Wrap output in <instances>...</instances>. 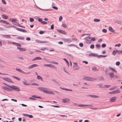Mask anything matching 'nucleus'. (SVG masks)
<instances>
[{"label": "nucleus", "instance_id": "obj_35", "mask_svg": "<svg viewBox=\"0 0 122 122\" xmlns=\"http://www.w3.org/2000/svg\"><path fill=\"white\" fill-rule=\"evenodd\" d=\"M23 82V83L26 86H29L30 85V84L24 81H22Z\"/></svg>", "mask_w": 122, "mask_h": 122}, {"label": "nucleus", "instance_id": "obj_60", "mask_svg": "<svg viewBox=\"0 0 122 122\" xmlns=\"http://www.w3.org/2000/svg\"><path fill=\"white\" fill-rule=\"evenodd\" d=\"M102 31L106 33L107 32V30L106 29H103L102 30Z\"/></svg>", "mask_w": 122, "mask_h": 122}, {"label": "nucleus", "instance_id": "obj_2", "mask_svg": "<svg viewBox=\"0 0 122 122\" xmlns=\"http://www.w3.org/2000/svg\"><path fill=\"white\" fill-rule=\"evenodd\" d=\"M10 87L12 88L13 90L14 91H20V89L18 88V87L15 86H10Z\"/></svg>", "mask_w": 122, "mask_h": 122}, {"label": "nucleus", "instance_id": "obj_15", "mask_svg": "<svg viewBox=\"0 0 122 122\" xmlns=\"http://www.w3.org/2000/svg\"><path fill=\"white\" fill-rule=\"evenodd\" d=\"M57 31L59 32L62 33L63 34L66 35V32L62 30H57Z\"/></svg>", "mask_w": 122, "mask_h": 122}, {"label": "nucleus", "instance_id": "obj_37", "mask_svg": "<svg viewBox=\"0 0 122 122\" xmlns=\"http://www.w3.org/2000/svg\"><path fill=\"white\" fill-rule=\"evenodd\" d=\"M65 53L68 56H69L71 58H73V56L72 55H71L67 53H66L65 52Z\"/></svg>", "mask_w": 122, "mask_h": 122}, {"label": "nucleus", "instance_id": "obj_41", "mask_svg": "<svg viewBox=\"0 0 122 122\" xmlns=\"http://www.w3.org/2000/svg\"><path fill=\"white\" fill-rule=\"evenodd\" d=\"M6 91H13V90L7 87Z\"/></svg>", "mask_w": 122, "mask_h": 122}, {"label": "nucleus", "instance_id": "obj_26", "mask_svg": "<svg viewBox=\"0 0 122 122\" xmlns=\"http://www.w3.org/2000/svg\"><path fill=\"white\" fill-rule=\"evenodd\" d=\"M2 17L3 18L5 19H7L8 18V17L7 16L5 15H3Z\"/></svg>", "mask_w": 122, "mask_h": 122}, {"label": "nucleus", "instance_id": "obj_51", "mask_svg": "<svg viewBox=\"0 0 122 122\" xmlns=\"http://www.w3.org/2000/svg\"><path fill=\"white\" fill-rule=\"evenodd\" d=\"M120 64V62L119 61H117L116 63V65L117 66H119Z\"/></svg>", "mask_w": 122, "mask_h": 122}, {"label": "nucleus", "instance_id": "obj_56", "mask_svg": "<svg viewBox=\"0 0 122 122\" xmlns=\"http://www.w3.org/2000/svg\"><path fill=\"white\" fill-rule=\"evenodd\" d=\"M96 39L94 37H92V38H91V41H95Z\"/></svg>", "mask_w": 122, "mask_h": 122}, {"label": "nucleus", "instance_id": "obj_31", "mask_svg": "<svg viewBox=\"0 0 122 122\" xmlns=\"http://www.w3.org/2000/svg\"><path fill=\"white\" fill-rule=\"evenodd\" d=\"M0 22H2L4 24H7L8 23L6 21L2 20H0Z\"/></svg>", "mask_w": 122, "mask_h": 122}, {"label": "nucleus", "instance_id": "obj_20", "mask_svg": "<svg viewBox=\"0 0 122 122\" xmlns=\"http://www.w3.org/2000/svg\"><path fill=\"white\" fill-rule=\"evenodd\" d=\"M41 59H42L41 57H37L35 58L34 59H33L32 60V61H34L37 60H41Z\"/></svg>", "mask_w": 122, "mask_h": 122}, {"label": "nucleus", "instance_id": "obj_58", "mask_svg": "<svg viewBox=\"0 0 122 122\" xmlns=\"http://www.w3.org/2000/svg\"><path fill=\"white\" fill-rule=\"evenodd\" d=\"M2 2L5 5L6 4V2L5 0H2Z\"/></svg>", "mask_w": 122, "mask_h": 122}, {"label": "nucleus", "instance_id": "obj_21", "mask_svg": "<svg viewBox=\"0 0 122 122\" xmlns=\"http://www.w3.org/2000/svg\"><path fill=\"white\" fill-rule=\"evenodd\" d=\"M109 30L112 32L114 33L115 31L113 29L112 27L111 26H110L109 27Z\"/></svg>", "mask_w": 122, "mask_h": 122}, {"label": "nucleus", "instance_id": "obj_4", "mask_svg": "<svg viewBox=\"0 0 122 122\" xmlns=\"http://www.w3.org/2000/svg\"><path fill=\"white\" fill-rule=\"evenodd\" d=\"M12 27H13V26H12ZM13 27L15 28L16 29L19 31L22 32H24L26 33L27 32V31L24 29L20 28H18L16 27L15 26H13Z\"/></svg>", "mask_w": 122, "mask_h": 122}, {"label": "nucleus", "instance_id": "obj_38", "mask_svg": "<svg viewBox=\"0 0 122 122\" xmlns=\"http://www.w3.org/2000/svg\"><path fill=\"white\" fill-rule=\"evenodd\" d=\"M13 78H14L15 79H17V80L18 81H20V78H19L17 77H16L15 76H13Z\"/></svg>", "mask_w": 122, "mask_h": 122}, {"label": "nucleus", "instance_id": "obj_48", "mask_svg": "<svg viewBox=\"0 0 122 122\" xmlns=\"http://www.w3.org/2000/svg\"><path fill=\"white\" fill-rule=\"evenodd\" d=\"M22 73L24 74H26H26L28 75V74H30V72H24V71H23V72Z\"/></svg>", "mask_w": 122, "mask_h": 122}, {"label": "nucleus", "instance_id": "obj_53", "mask_svg": "<svg viewBox=\"0 0 122 122\" xmlns=\"http://www.w3.org/2000/svg\"><path fill=\"white\" fill-rule=\"evenodd\" d=\"M69 46H76V47L78 48V47L76 45L74 44H70Z\"/></svg>", "mask_w": 122, "mask_h": 122}, {"label": "nucleus", "instance_id": "obj_22", "mask_svg": "<svg viewBox=\"0 0 122 122\" xmlns=\"http://www.w3.org/2000/svg\"><path fill=\"white\" fill-rule=\"evenodd\" d=\"M109 75L110 77L112 78H113V77L114 76V74L113 72H111L109 73Z\"/></svg>", "mask_w": 122, "mask_h": 122}, {"label": "nucleus", "instance_id": "obj_46", "mask_svg": "<svg viewBox=\"0 0 122 122\" xmlns=\"http://www.w3.org/2000/svg\"><path fill=\"white\" fill-rule=\"evenodd\" d=\"M94 45L93 44L91 45L90 46V48L93 49L94 48Z\"/></svg>", "mask_w": 122, "mask_h": 122}, {"label": "nucleus", "instance_id": "obj_24", "mask_svg": "<svg viewBox=\"0 0 122 122\" xmlns=\"http://www.w3.org/2000/svg\"><path fill=\"white\" fill-rule=\"evenodd\" d=\"M3 36L5 37L6 38H9V39L11 38V37L10 35H3Z\"/></svg>", "mask_w": 122, "mask_h": 122}, {"label": "nucleus", "instance_id": "obj_9", "mask_svg": "<svg viewBox=\"0 0 122 122\" xmlns=\"http://www.w3.org/2000/svg\"><path fill=\"white\" fill-rule=\"evenodd\" d=\"M44 92L48 94H51L54 95L55 93L51 91H47L46 90L45 91H44Z\"/></svg>", "mask_w": 122, "mask_h": 122}, {"label": "nucleus", "instance_id": "obj_23", "mask_svg": "<svg viewBox=\"0 0 122 122\" xmlns=\"http://www.w3.org/2000/svg\"><path fill=\"white\" fill-rule=\"evenodd\" d=\"M109 68L112 71H114L115 72H117V71L116 70L114 69L111 66H109Z\"/></svg>", "mask_w": 122, "mask_h": 122}, {"label": "nucleus", "instance_id": "obj_10", "mask_svg": "<svg viewBox=\"0 0 122 122\" xmlns=\"http://www.w3.org/2000/svg\"><path fill=\"white\" fill-rule=\"evenodd\" d=\"M117 99V97H114L111 98L110 99V101L111 102H115Z\"/></svg>", "mask_w": 122, "mask_h": 122}, {"label": "nucleus", "instance_id": "obj_29", "mask_svg": "<svg viewBox=\"0 0 122 122\" xmlns=\"http://www.w3.org/2000/svg\"><path fill=\"white\" fill-rule=\"evenodd\" d=\"M37 78L38 80H41V81H42L43 80V79L42 78L41 76H40L37 75Z\"/></svg>", "mask_w": 122, "mask_h": 122}, {"label": "nucleus", "instance_id": "obj_57", "mask_svg": "<svg viewBox=\"0 0 122 122\" xmlns=\"http://www.w3.org/2000/svg\"><path fill=\"white\" fill-rule=\"evenodd\" d=\"M106 44L104 43L102 45V47L103 48H104V47H106Z\"/></svg>", "mask_w": 122, "mask_h": 122}, {"label": "nucleus", "instance_id": "obj_59", "mask_svg": "<svg viewBox=\"0 0 122 122\" xmlns=\"http://www.w3.org/2000/svg\"><path fill=\"white\" fill-rule=\"evenodd\" d=\"M64 60L66 61L67 64L69 66V63L68 61L66 59H64Z\"/></svg>", "mask_w": 122, "mask_h": 122}, {"label": "nucleus", "instance_id": "obj_49", "mask_svg": "<svg viewBox=\"0 0 122 122\" xmlns=\"http://www.w3.org/2000/svg\"><path fill=\"white\" fill-rule=\"evenodd\" d=\"M38 21L39 22L41 23L42 21V20L41 19L39 18L38 19Z\"/></svg>", "mask_w": 122, "mask_h": 122}, {"label": "nucleus", "instance_id": "obj_55", "mask_svg": "<svg viewBox=\"0 0 122 122\" xmlns=\"http://www.w3.org/2000/svg\"><path fill=\"white\" fill-rule=\"evenodd\" d=\"M7 87L5 86H3L2 87V88L5 90H6V89Z\"/></svg>", "mask_w": 122, "mask_h": 122}, {"label": "nucleus", "instance_id": "obj_18", "mask_svg": "<svg viewBox=\"0 0 122 122\" xmlns=\"http://www.w3.org/2000/svg\"><path fill=\"white\" fill-rule=\"evenodd\" d=\"M43 65L45 66L49 67H53V65L52 64H44Z\"/></svg>", "mask_w": 122, "mask_h": 122}, {"label": "nucleus", "instance_id": "obj_1", "mask_svg": "<svg viewBox=\"0 0 122 122\" xmlns=\"http://www.w3.org/2000/svg\"><path fill=\"white\" fill-rule=\"evenodd\" d=\"M83 79L87 81H92L96 79L95 78H93L88 76H84Z\"/></svg>", "mask_w": 122, "mask_h": 122}, {"label": "nucleus", "instance_id": "obj_50", "mask_svg": "<svg viewBox=\"0 0 122 122\" xmlns=\"http://www.w3.org/2000/svg\"><path fill=\"white\" fill-rule=\"evenodd\" d=\"M78 106L79 107H82L85 106V105L84 104H80L78 105Z\"/></svg>", "mask_w": 122, "mask_h": 122}, {"label": "nucleus", "instance_id": "obj_45", "mask_svg": "<svg viewBox=\"0 0 122 122\" xmlns=\"http://www.w3.org/2000/svg\"><path fill=\"white\" fill-rule=\"evenodd\" d=\"M116 51L115 50H114L112 52V54L113 55H115L116 54Z\"/></svg>", "mask_w": 122, "mask_h": 122}, {"label": "nucleus", "instance_id": "obj_54", "mask_svg": "<svg viewBox=\"0 0 122 122\" xmlns=\"http://www.w3.org/2000/svg\"><path fill=\"white\" fill-rule=\"evenodd\" d=\"M34 19L32 18H30V22H32L34 21Z\"/></svg>", "mask_w": 122, "mask_h": 122}, {"label": "nucleus", "instance_id": "obj_33", "mask_svg": "<svg viewBox=\"0 0 122 122\" xmlns=\"http://www.w3.org/2000/svg\"><path fill=\"white\" fill-rule=\"evenodd\" d=\"M95 46L96 48L98 49H100L101 47V45L100 44H97Z\"/></svg>", "mask_w": 122, "mask_h": 122}, {"label": "nucleus", "instance_id": "obj_8", "mask_svg": "<svg viewBox=\"0 0 122 122\" xmlns=\"http://www.w3.org/2000/svg\"><path fill=\"white\" fill-rule=\"evenodd\" d=\"M120 92L119 90H115L112 92H109V93L110 94H115L119 93Z\"/></svg>", "mask_w": 122, "mask_h": 122}, {"label": "nucleus", "instance_id": "obj_7", "mask_svg": "<svg viewBox=\"0 0 122 122\" xmlns=\"http://www.w3.org/2000/svg\"><path fill=\"white\" fill-rule=\"evenodd\" d=\"M75 64L73 66V68L75 70H78L79 68V66L77 64V63H74Z\"/></svg>", "mask_w": 122, "mask_h": 122}, {"label": "nucleus", "instance_id": "obj_27", "mask_svg": "<svg viewBox=\"0 0 122 122\" xmlns=\"http://www.w3.org/2000/svg\"><path fill=\"white\" fill-rule=\"evenodd\" d=\"M15 70L16 71H18L22 73H23V71H22L21 70V69H20L18 68H16Z\"/></svg>", "mask_w": 122, "mask_h": 122}, {"label": "nucleus", "instance_id": "obj_42", "mask_svg": "<svg viewBox=\"0 0 122 122\" xmlns=\"http://www.w3.org/2000/svg\"><path fill=\"white\" fill-rule=\"evenodd\" d=\"M85 35H91V34H84L82 35V36H83Z\"/></svg>", "mask_w": 122, "mask_h": 122}, {"label": "nucleus", "instance_id": "obj_25", "mask_svg": "<svg viewBox=\"0 0 122 122\" xmlns=\"http://www.w3.org/2000/svg\"><path fill=\"white\" fill-rule=\"evenodd\" d=\"M107 55H98L97 54V57L99 58H101V57H107Z\"/></svg>", "mask_w": 122, "mask_h": 122}, {"label": "nucleus", "instance_id": "obj_40", "mask_svg": "<svg viewBox=\"0 0 122 122\" xmlns=\"http://www.w3.org/2000/svg\"><path fill=\"white\" fill-rule=\"evenodd\" d=\"M6 91H13V90L7 87Z\"/></svg>", "mask_w": 122, "mask_h": 122}, {"label": "nucleus", "instance_id": "obj_28", "mask_svg": "<svg viewBox=\"0 0 122 122\" xmlns=\"http://www.w3.org/2000/svg\"><path fill=\"white\" fill-rule=\"evenodd\" d=\"M17 39L20 40H23L24 39V37L21 36H19L16 38Z\"/></svg>", "mask_w": 122, "mask_h": 122}, {"label": "nucleus", "instance_id": "obj_3", "mask_svg": "<svg viewBox=\"0 0 122 122\" xmlns=\"http://www.w3.org/2000/svg\"><path fill=\"white\" fill-rule=\"evenodd\" d=\"M62 39L65 42L70 43L72 41V40L70 38H63Z\"/></svg>", "mask_w": 122, "mask_h": 122}, {"label": "nucleus", "instance_id": "obj_44", "mask_svg": "<svg viewBox=\"0 0 122 122\" xmlns=\"http://www.w3.org/2000/svg\"><path fill=\"white\" fill-rule=\"evenodd\" d=\"M17 20L16 19H15L14 18H12L11 20V21L12 22H14Z\"/></svg>", "mask_w": 122, "mask_h": 122}, {"label": "nucleus", "instance_id": "obj_36", "mask_svg": "<svg viewBox=\"0 0 122 122\" xmlns=\"http://www.w3.org/2000/svg\"><path fill=\"white\" fill-rule=\"evenodd\" d=\"M100 20V19H95L94 20V21L95 22H99Z\"/></svg>", "mask_w": 122, "mask_h": 122}, {"label": "nucleus", "instance_id": "obj_43", "mask_svg": "<svg viewBox=\"0 0 122 122\" xmlns=\"http://www.w3.org/2000/svg\"><path fill=\"white\" fill-rule=\"evenodd\" d=\"M115 78L116 79H117L119 78L118 76L116 75H114V76L113 77V78Z\"/></svg>", "mask_w": 122, "mask_h": 122}, {"label": "nucleus", "instance_id": "obj_16", "mask_svg": "<svg viewBox=\"0 0 122 122\" xmlns=\"http://www.w3.org/2000/svg\"><path fill=\"white\" fill-rule=\"evenodd\" d=\"M88 96L92 98H98L99 97V96H96L94 95H88Z\"/></svg>", "mask_w": 122, "mask_h": 122}, {"label": "nucleus", "instance_id": "obj_13", "mask_svg": "<svg viewBox=\"0 0 122 122\" xmlns=\"http://www.w3.org/2000/svg\"><path fill=\"white\" fill-rule=\"evenodd\" d=\"M97 87H99L101 88H104V87L103 86V84L102 83H100L97 84Z\"/></svg>", "mask_w": 122, "mask_h": 122}, {"label": "nucleus", "instance_id": "obj_30", "mask_svg": "<svg viewBox=\"0 0 122 122\" xmlns=\"http://www.w3.org/2000/svg\"><path fill=\"white\" fill-rule=\"evenodd\" d=\"M117 53H118V54L119 55L122 54V51L116 50Z\"/></svg>", "mask_w": 122, "mask_h": 122}, {"label": "nucleus", "instance_id": "obj_6", "mask_svg": "<svg viewBox=\"0 0 122 122\" xmlns=\"http://www.w3.org/2000/svg\"><path fill=\"white\" fill-rule=\"evenodd\" d=\"M3 79L6 81L10 83H13V82L11 81V79L8 77H4L3 78Z\"/></svg>", "mask_w": 122, "mask_h": 122}, {"label": "nucleus", "instance_id": "obj_5", "mask_svg": "<svg viewBox=\"0 0 122 122\" xmlns=\"http://www.w3.org/2000/svg\"><path fill=\"white\" fill-rule=\"evenodd\" d=\"M86 40L87 41L86 43L88 44H90L91 41V37L89 36H87L85 38Z\"/></svg>", "mask_w": 122, "mask_h": 122}, {"label": "nucleus", "instance_id": "obj_17", "mask_svg": "<svg viewBox=\"0 0 122 122\" xmlns=\"http://www.w3.org/2000/svg\"><path fill=\"white\" fill-rule=\"evenodd\" d=\"M38 89L39 90L41 91H43V92L44 91H45L47 89L46 88H45L42 87H38Z\"/></svg>", "mask_w": 122, "mask_h": 122}, {"label": "nucleus", "instance_id": "obj_32", "mask_svg": "<svg viewBox=\"0 0 122 122\" xmlns=\"http://www.w3.org/2000/svg\"><path fill=\"white\" fill-rule=\"evenodd\" d=\"M31 97H34V98H39L40 99H41V98L39 97H37L35 95H33L31 96Z\"/></svg>", "mask_w": 122, "mask_h": 122}, {"label": "nucleus", "instance_id": "obj_47", "mask_svg": "<svg viewBox=\"0 0 122 122\" xmlns=\"http://www.w3.org/2000/svg\"><path fill=\"white\" fill-rule=\"evenodd\" d=\"M62 26L65 28H66V24H62Z\"/></svg>", "mask_w": 122, "mask_h": 122}, {"label": "nucleus", "instance_id": "obj_19", "mask_svg": "<svg viewBox=\"0 0 122 122\" xmlns=\"http://www.w3.org/2000/svg\"><path fill=\"white\" fill-rule=\"evenodd\" d=\"M89 55L90 56H94L95 57H97V54L93 53H90L89 54Z\"/></svg>", "mask_w": 122, "mask_h": 122}, {"label": "nucleus", "instance_id": "obj_63", "mask_svg": "<svg viewBox=\"0 0 122 122\" xmlns=\"http://www.w3.org/2000/svg\"><path fill=\"white\" fill-rule=\"evenodd\" d=\"M52 8L53 9H55L56 10H57L58 9V8L56 6H53L52 7Z\"/></svg>", "mask_w": 122, "mask_h": 122}, {"label": "nucleus", "instance_id": "obj_11", "mask_svg": "<svg viewBox=\"0 0 122 122\" xmlns=\"http://www.w3.org/2000/svg\"><path fill=\"white\" fill-rule=\"evenodd\" d=\"M62 102L64 103H66L69 102L70 99L68 98H64L62 99Z\"/></svg>", "mask_w": 122, "mask_h": 122}, {"label": "nucleus", "instance_id": "obj_62", "mask_svg": "<svg viewBox=\"0 0 122 122\" xmlns=\"http://www.w3.org/2000/svg\"><path fill=\"white\" fill-rule=\"evenodd\" d=\"M51 63L54 64H58V62H55V61H53L51 62Z\"/></svg>", "mask_w": 122, "mask_h": 122}, {"label": "nucleus", "instance_id": "obj_34", "mask_svg": "<svg viewBox=\"0 0 122 122\" xmlns=\"http://www.w3.org/2000/svg\"><path fill=\"white\" fill-rule=\"evenodd\" d=\"M5 10L4 8L2 7H0V11L2 12H4Z\"/></svg>", "mask_w": 122, "mask_h": 122}, {"label": "nucleus", "instance_id": "obj_14", "mask_svg": "<svg viewBox=\"0 0 122 122\" xmlns=\"http://www.w3.org/2000/svg\"><path fill=\"white\" fill-rule=\"evenodd\" d=\"M38 66V65L34 64H33L32 65H31V66H30L28 67V68L29 69H31L32 68L34 67H36V66Z\"/></svg>", "mask_w": 122, "mask_h": 122}, {"label": "nucleus", "instance_id": "obj_39", "mask_svg": "<svg viewBox=\"0 0 122 122\" xmlns=\"http://www.w3.org/2000/svg\"><path fill=\"white\" fill-rule=\"evenodd\" d=\"M98 79L100 81H102L104 79V78L102 77H98Z\"/></svg>", "mask_w": 122, "mask_h": 122}, {"label": "nucleus", "instance_id": "obj_52", "mask_svg": "<svg viewBox=\"0 0 122 122\" xmlns=\"http://www.w3.org/2000/svg\"><path fill=\"white\" fill-rule=\"evenodd\" d=\"M41 24L44 25V24H47V22L44 21H42V22L41 23Z\"/></svg>", "mask_w": 122, "mask_h": 122}, {"label": "nucleus", "instance_id": "obj_61", "mask_svg": "<svg viewBox=\"0 0 122 122\" xmlns=\"http://www.w3.org/2000/svg\"><path fill=\"white\" fill-rule=\"evenodd\" d=\"M105 86L104 87V88H107L108 87H109L110 86H111L110 85H105L104 86Z\"/></svg>", "mask_w": 122, "mask_h": 122}, {"label": "nucleus", "instance_id": "obj_64", "mask_svg": "<svg viewBox=\"0 0 122 122\" xmlns=\"http://www.w3.org/2000/svg\"><path fill=\"white\" fill-rule=\"evenodd\" d=\"M79 45L80 47H82L83 46V44L82 43H81L79 44Z\"/></svg>", "mask_w": 122, "mask_h": 122}, {"label": "nucleus", "instance_id": "obj_12", "mask_svg": "<svg viewBox=\"0 0 122 122\" xmlns=\"http://www.w3.org/2000/svg\"><path fill=\"white\" fill-rule=\"evenodd\" d=\"M36 8H38V9H40V10H41L43 11H51V9H41L39 7H38L37 6H36Z\"/></svg>", "mask_w": 122, "mask_h": 122}]
</instances>
